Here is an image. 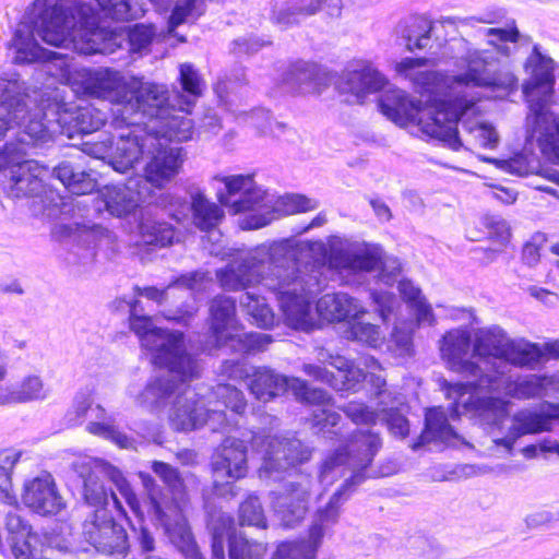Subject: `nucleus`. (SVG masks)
<instances>
[{
    "label": "nucleus",
    "instance_id": "dca6fc26",
    "mask_svg": "<svg viewBox=\"0 0 559 559\" xmlns=\"http://www.w3.org/2000/svg\"><path fill=\"white\" fill-rule=\"evenodd\" d=\"M3 192L10 198H32L31 210L44 219L66 221L73 216L74 205L70 198L56 191V186L41 177H4Z\"/></svg>",
    "mask_w": 559,
    "mask_h": 559
},
{
    "label": "nucleus",
    "instance_id": "c03bdc74",
    "mask_svg": "<svg viewBox=\"0 0 559 559\" xmlns=\"http://www.w3.org/2000/svg\"><path fill=\"white\" fill-rule=\"evenodd\" d=\"M12 47L15 49L14 61L16 63H32L36 61L58 59L61 61L60 67L62 71L68 67L64 56L47 51L41 48L28 33L24 35L21 29L15 32L12 40Z\"/></svg>",
    "mask_w": 559,
    "mask_h": 559
},
{
    "label": "nucleus",
    "instance_id": "09e8293b",
    "mask_svg": "<svg viewBox=\"0 0 559 559\" xmlns=\"http://www.w3.org/2000/svg\"><path fill=\"white\" fill-rule=\"evenodd\" d=\"M239 305L250 322L261 329H269L274 323V313L264 298L251 293L241 295Z\"/></svg>",
    "mask_w": 559,
    "mask_h": 559
},
{
    "label": "nucleus",
    "instance_id": "a18cd8bd",
    "mask_svg": "<svg viewBox=\"0 0 559 559\" xmlns=\"http://www.w3.org/2000/svg\"><path fill=\"white\" fill-rule=\"evenodd\" d=\"M457 435L449 424V417L442 407H433L427 411L425 417V431L420 436V441L413 445L416 450L424 443L440 440L449 442L452 439H457Z\"/></svg>",
    "mask_w": 559,
    "mask_h": 559
},
{
    "label": "nucleus",
    "instance_id": "cd10ccee",
    "mask_svg": "<svg viewBox=\"0 0 559 559\" xmlns=\"http://www.w3.org/2000/svg\"><path fill=\"white\" fill-rule=\"evenodd\" d=\"M386 85L388 79L366 59L352 61L340 81L341 91L355 96L358 103H362L368 95L380 92Z\"/></svg>",
    "mask_w": 559,
    "mask_h": 559
},
{
    "label": "nucleus",
    "instance_id": "c85d7f7f",
    "mask_svg": "<svg viewBox=\"0 0 559 559\" xmlns=\"http://www.w3.org/2000/svg\"><path fill=\"white\" fill-rule=\"evenodd\" d=\"M22 501L33 512L45 516L57 515L67 507L55 478L49 473H43L25 481Z\"/></svg>",
    "mask_w": 559,
    "mask_h": 559
},
{
    "label": "nucleus",
    "instance_id": "603ef678",
    "mask_svg": "<svg viewBox=\"0 0 559 559\" xmlns=\"http://www.w3.org/2000/svg\"><path fill=\"white\" fill-rule=\"evenodd\" d=\"M139 231L145 245L156 247L171 245L176 236L174 228L169 224L152 219L142 221L139 225Z\"/></svg>",
    "mask_w": 559,
    "mask_h": 559
},
{
    "label": "nucleus",
    "instance_id": "864d4df0",
    "mask_svg": "<svg viewBox=\"0 0 559 559\" xmlns=\"http://www.w3.org/2000/svg\"><path fill=\"white\" fill-rule=\"evenodd\" d=\"M191 206L194 224L202 230L213 229L224 215L219 206L210 202L201 193L192 197Z\"/></svg>",
    "mask_w": 559,
    "mask_h": 559
},
{
    "label": "nucleus",
    "instance_id": "2f4dec72",
    "mask_svg": "<svg viewBox=\"0 0 559 559\" xmlns=\"http://www.w3.org/2000/svg\"><path fill=\"white\" fill-rule=\"evenodd\" d=\"M323 0H272L270 21L281 29L300 25L322 9Z\"/></svg>",
    "mask_w": 559,
    "mask_h": 559
},
{
    "label": "nucleus",
    "instance_id": "f03ea898",
    "mask_svg": "<svg viewBox=\"0 0 559 559\" xmlns=\"http://www.w3.org/2000/svg\"><path fill=\"white\" fill-rule=\"evenodd\" d=\"M295 257L287 241L262 243L235 255L215 275L225 290L262 284L274 294L286 324L307 331L314 323L312 302L324 288L325 280L314 265L299 267Z\"/></svg>",
    "mask_w": 559,
    "mask_h": 559
},
{
    "label": "nucleus",
    "instance_id": "680f3d73",
    "mask_svg": "<svg viewBox=\"0 0 559 559\" xmlns=\"http://www.w3.org/2000/svg\"><path fill=\"white\" fill-rule=\"evenodd\" d=\"M202 0H176L171 14L169 16V33L188 22L190 17H198L203 13Z\"/></svg>",
    "mask_w": 559,
    "mask_h": 559
},
{
    "label": "nucleus",
    "instance_id": "393cba45",
    "mask_svg": "<svg viewBox=\"0 0 559 559\" xmlns=\"http://www.w3.org/2000/svg\"><path fill=\"white\" fill-rule=\"evenodd\" d=\"M221 525L213 526L212 555L213 559H225V542L228 543L229 559H263L266 554L264 543L249 540L235 534L234 523L230 518H219ZM187 559H193L185 555ZM198 559H203L198 551Z\"/></svg>",
    "mask_w": 559,
    "mask_h": 559
},
{
    "label": "nucleus",
    "instance_id": "aec40b11",
    "mask_svg": "<svg viewBox=\"0 0 559 559\" xmlns=\"http://www.w3.org/2000/svg\"><path fill=\"white\" fill-rule=\"evenodd\" d=\"M489 372L483 376L477 383L479 393H502L504 396L515 400H528L543 397L552 381L549 377L527 374L513 378L507 372V365L493 362L488 367Z\"/></svg>",
    "mask_w": 559,
    "mask_h": 559
},
{
    "label": "nucleus",
    "instance_id": "72a5a7b5",
    "mask_svg": "<svg viewBox=\"0 0 559 559\" xmlns=\"http://www.w3.org/2000/svg\"><path fill=\"white\" fill-rule=\"evenodd\" d=\"M510 336L499 325L480 328L473 333V357H477L483 368L486 364L500 362Z\"/></svg>",
    "mask_w": 559,
    "mask_h": 559
},
{
    "label": "nucleus",
    "instance_id": "bb28decb",
    "mask_svg": "<svg viewBox=\"0 0 559 559\" xmlns=\"http://www.w3.org/2000/svg\"><path fill=\"white\" fill-rule=\"evenodd\" d=\"M166 369L167 373L152 378L141 392L135 394L132 388H129L128 393L138 406L152 413L163 411L174 401L186 382L200 377L201 365L199 364L198 373L189 379H182L177 372Z\"/></svg>",
    "mask_w": 559,
    "mask_h": 559
},
{
    "label": "nucleus",
    "instance_id": "7ed1b4c3",
    "mask_svg": "<svg viewBox=\"0 0 559 559\" xmlns=\"http://www.w3.org/2000/svg\"><path fill=\"white\" fill-rule=\"evenodd\" d=\"M94 9L76 0H59L46 8L36 25L37 35L48 45L81 55H110L126 40L132 53H147L157 35L153 24L138 23L124 32H106L96 26Z\"/></svg>",
    "mask_w": 559,
    "mask_h": 559
},
{
    "label": "nucleus",
    "instance_id": "338daca9",
    "mask_svg": "<svg viewBox=\"0 0 559 559\" xmlns=\"http://www.w3.org/2000/svg\"><path fill=\"white\" fill-rule=\"evenodd\" d=\"M340 409L356 425H373L379 417L378 412L357 401H350Z\"/></svg>",
    "mask_w": 559,
    "mask_h": 559
},
{
    "label": "nucleus",
    "instance_id": "c9c22d12",
    "mask_svg": "<svg viewBox=\"0 0 559 559\" xmlns=\"http://www.w3.org/2000/svg\"><path fill=\"white\" fill-rule=\"evenodd\" d=\"M318 313L330 322H341L358 319L366 313L358 299L345 293L326 294L316 307Z\"/></svg>",
    "mask_w": 559,
    "mask_h": 559
},
{
    "label": "nucleus",
    "instance_id": "e2e57ef3",
    "mask_svg": "<svg viewBox=\"0 0 559 559\" xmlns=\"http://www.w3.org/2000/svg\"><path fill=\"white\" fill-rule=\"evenodd\" d=\"M292 392L298 400L309 404L325 406L331 402V396L326 391L321 389H311L308 386L306 381L299 378L293 377Z\"/></svg>",
    "mask_w": 559,
    "mask_h": 559
},
{
    "label": "nucleus",
    "instance_id": "2eb2a0df",
    "mask_svg": "<svg viewBox=\"0 0 559 559\" xmlns=\"http://www.w3.org/2000/svg\"><path fill=\"white\" fill-rule=\"evenodd\" d=\"M527 66L532 67V73L523 84V94L528 103L526 133L537 139L557 119L547 110L555 85L554 60L544 56L535 45Z\"/></svg>",
    "mask_w": 559,
    "mask_h": 559
},
{
    "label": "nucleus",
    "instance_id": "ddd939ff",
    "mask_svg": "<svg viewBox=\"0 0 559 559\" xmlns=\"http://www.w3.org/2000/svg\"><path fill=\"white\" fill-rule=\"evenodd\" d=\"M72 469L82 479L83 498L85 502L96 509H105L109 498L115 509L126 515L120 499L114 491L106 489L103 478L110 480L128 507L136 514H140V502L130 483L123 473L116 466L93 457H80L72 463Z\"/></svg>",
    "mask_w": 559,
    "mask_h": 559
},
{
    "label": "nucleus",
    "instance_id": "9d476101",
    "mask_svg": "<svg viewBox=\"0 0 559 559\" xmlns=\"http://www.w3.org/2000/svg\"><path fill=\"white\" fill-rule=\"evenodd\" d=\"M225 192L218 190L217 198L222 205L229 209L233 214L252 211L242 222L245 229H259L274 219V213L290 215L318 207L316 200L301 194H285L276 201L273 211H270L271 200L259 188L253 177H221Z\"/></svg>",
    "mask_w": 559,
    "mask_h": 559
},
{
    "label": "nucleus",
    "instance_id": "49530a36",
    "mask_svg": "<svg viewBox=\"0 0 559 559\" xmlns=\"http://www.w3.org/2000/svg\"><path fill=\"white\" fill-rule=\"evenodd\" d=\"M179 73L182 94L176 95L174 102L179 105V111L188 117L204 84L198 71L189 63L181 64Z\"/></svg>",
    "mask_w": 559,
    "mask_h": 559
},
{
    "label": "nucleus",
    "instance_id": "052dcab7",
    "mask_svg": "<svg viewBox=\"0 0 559 559\" xmlns=\"http://www.w3.org/2000/svg\"><path fill=\"white\" fill-rule=\"evenodd\" d=\"M86 430L97 437L104 438L117 444L121 449L134 448V440L120 431L116 426L106 421H91Z\"/></svg>",
    "mask_w": 559,
    "mask_h": 559
},
{
    "label": "nucleus",
    "instance_id": "423d86ee",
    "mask_svg": "<svg viewBox=\"0 0 559 559\" xmlns=\"http://www.w3.org/2000/svg\"><path fill=\"white\" fill-rule=\"evenodd\" d=\"M119 111L121 121L127 124L120 132H128L139 123L145 133L143 141L152 144L158 134L179 141L192 138V120L179 111V106L169 102L165 85L132 78L124 109Z\"/></svg>",
    "mask_w": 559,
    "mask_h": 559
},
{
    "label": "nucleus",
    "instance_id": "bf43d9fd",
    "mask_svg": "<svg viewBox=\"0 0 559 559\" xmlns=\"http://www.w3.org/2000/svg\"><path fill=\"white\" fill-rule=\"evenodd\" d=\"M21 457V452L12 449L0 451V499L12 504L14 497L10 493L11 472Z\"/></svg>",
    "mask_w": 559,
    "mask_h": 559
},
{
    "label": "nucleus",
    "instance_id": "a19ab883",
    "mask_svg": "<svg viewBox=\"0 0 559 559\" xmlns=\"http://www.w3.org/2000/svg\"><path fill=\"white\" fill-rule=\"evenodd\" d=\"M10 170L12 175H40L43 169L38 162L28 158L26 140L9 142L0 151V171Z\"/></svg>",
    "mask_w": 559,
    "mask_h": 559
},
{
    "label": "nucleus",
    "instance_id": "ea45409f",
    "mask_svg": "<svg viewBox=\"0 0 559 559\" xmlns=\"http://www.w3.org/2000/svg\"><path fill=\"white\" fill-rule=\"evenodd\" d=\"M5 530L15 559H36L32 546V540H36V536L32 533L31 525L15 511L7 513Z\"/></svg>",
    "mask_w": 559,
    "mask_h": 559
},
{
    "label": "nucleus",
    "instance_id": "7c9ffc66",
    "mask_svg": "<svg viewBox=\"0 0 559 559\" xmlns=\"http://www.w3.org/2000/svg\"><path fill=\"white\" fill-rule=\"evenodd\" d=\"M52 236L60 241L72 243L71 254L74 262L80 264L91 263L95 258V226L87 227L79 223L55 224L51 229Z\"/></svg>",
    "mask_w": 559,
    "mask_h": 559
},
{
    "label": "nucleus",
    "instance_id": "e433bc0d",
    "mask_svg": "<svg viewBox=\"0 0 559 559\" xmlns=\"http://www.w3.org/2000/svg\"><path fill=\"white\" fill-rule=\"evenodd\" d=\"M57 115L60 135H66L69 139L97 131L105 122L103 115L90 107L62 110Z\"/></svg>",
    "mask_w": 559,
    "mask_h": 559
},
{
    "label": "nucleus",
    "instance_id": "58836bf2",
    "mask_svg": "<svg viewBox=\"0 0 559 559\" xmlns=\"http://www.w3.org/2000/svg\"><path fill=\"white\" fill-rule=\"evenodd\" d=\"M302 371L317 381L329 384L336 391H356V386L367 380L364 368L352 365L337 378L324 367L314 364H305Z\"/></svg>",
    "mask_w": 559,
    "mask_h": 559
},
{
    "label": "nucleus",
    "instance_id": "69168bd1",
    "mask_svg": "<svg viewBox=\"0 0 559 559\" xmlns=\"http://www.w3.org/2000/svg\"><path fill=\"white\" fill-rule=\"evenodd\" d=\"M341 420L342 417L338 413L323 407L318 408L312 414L313 426L324 435L342 436V427H338Z\"/></svg>",
    "mask_w": 559,
    "mask_h": 559
},
{
    "label": "nucleus",
    "instance_id": "79ce46f5",
    "mask_svg": "<svg viewBox=\"0 0 559 559\" xmlns=\"http://www.w3.org/2000/svg\"><path fill=\"white\" fill-rule=\"evenodd\" d=\"M49 390L43 379L37 374L24 377L21 382L2 389L0 392V405L27 403L47 399Z\"/></svg>",
    "mask_w": 559,
    "mask_h": 559
},
{
    "label": "nucleus",
    "instance_id": "6ab92c4d",
    "mask_svg": "<svg viewBox=\"0 0 559 559\" xmlns=\"http://www.w3.org/2000/svg\"><path fill=\"white\" fill-rule=\"evenodd\" d=\"M171 177H129L122 187L105 186L98 191L105 210L115 217L132 214L141 203L148 202Z\"/></svg>",
    "mask_w": 559,
    "mask_h": 559
},
{
    "label": "nucleus",
    "instance_id": "3c124183",
    "mask_svg": "<svg viewBox=\"0 0 559 559\" xmlns=\"http://www.w3.org/2000/svg\"><path fill=\"white\" fill-rule=\"evenodd\" d=\"M273 342V337L266 333L250 332L243 334H229L224 342L235 352L243 354H257L264 352Z\"/></svg>",
    "mask_w": 559,
    "mask_h": 559
},
{
    "label": "nucleus",
    "instance_id": "20e7f679",
    "mask_svg": "<svg viewBox=\"0 0 559 559\" xmlns=\"http://www.w3.org/2000/svg\"><path fill=\"white\" fill-rule=\"evenodd\" d=\"M381 448L380 436L371 430H356L344 447L329 454L321 465L320 479L333 484L346 472L350 476L331 496L329 502L313 514L308 538L278 545L272 559H316L326 531L338 521L341 507L349 497L352 487L362 480L361 471L369 466Z\"/></svg>",
    "mask_w": 559,
    "mask_h": 559
},
{
    "label": "nucleus",
    "instance_id": "0eeeda50",
    "mask_svg": "<svg viewBox=\"0 0 559 559\" xmlns=\"http://www.w3.org/2000/svg\"><path fill=\"white\" fill-rule=\"evenodd\" d=\"M153 144L143 141L145 133L142 127L136 123L128 132H119L115 142L111 139L102 140L95 143H85L84 150L87 154L98 159H108L112 170L126 173L134 167L140 157L146 156L145 175H176L182 169L186 160V153L182 147L166 145L163 141L180 142L162 134L156 135Z\"/></svg>",
    "mask_w": 559,
    "mask_h": 559
},
{
    "label": "nucleus",
    "instance_id": "8fccbe9b",
    "mask_svg": "<svg viewBox=\"0 0 559 559\" xmlns=\"http://www.w3.org/2000/svg\"><path fill=\"white\" fill-rule=\"evenodd\" d=\"M399 290L405 301L414 310L418 324L432 325L435 323L432 308L426 302L418 287L409 281H401L399 283Z\"/></svg>",
    "mask_w": 559,
    "mask_h": 559
},
{
    "label": "nucleus",
    "instance_id": "a211bd4d",
    "mask_svg": "<svg viewBox=\"0 0 559 559\" xmlns=\"http://www.w3.org/2000/svg\"><path fill=\"white\" fill-rule=\"evenodd\" d=\"M248 472L247 444L243 440L228 437L211 457V473L215 495L233 498L237 495L235 481Z\"/></svg>",
    "mask_w": 559,
    "mask_h": 559
},
{
    "label": "nucleus",
    "instance_id": "412c9836",
    "mask_svg": "<svg viewBox=\"0 0 559 559\" xmlns=\"http://www.w3.org/2000/svg\"><path fill=\"white\" fill-rule=\"evenodd\" d=\"M252 441L263 452L261 478H271L274 473L285 472L311 456V450L295 437H254Z\"/></svg>",
    "mask_w": 559,
    "mask_h": 559
},
{
    "label": "nucleus",
    "instance_id": "473e14b6",
    "mask_svg": "<svg viewBox=\"0 0 559 559\" xmlns=\"http://www.w3.org/2000/svg\"><path fill=\"white\" fill-rule=\"evenodd\" d=\"M330 82L329 73L316 63L298 61L289 67L284 76L287 88L297 94L320 93Z\"/></svg>",
    "mask_w": 559,
    "mask_h": 559
},
{
    "label": "nucleus",
    "instance_id": "0e129e2a",
    "mask_svg": "<svg viewBox=\"0 0 559 559\" xmlns=\"http://www.w3.org/2000/svg\"><path fill=\"white\" fill-rule=\"evenodd\" d=\"M239 519L242 525L265 527V516L258 497L250 495L240 504Z\"/></svg>",
    "mask_w": 559,
    "mask_h": 559
},
{
    "label": "nucleus",
    "instance_id": "c756f323",
    "mask_svg": "<svg viewBox=\"0 0 559 559\" xmlns=\"http://www.w3.org/2000/svg\"><path fill=\"white\" fill-rule=\"evenodd\" d=\"M130 85L131 79L126 80L119 72L108 69L88 71L82 80L85 95L120 105L121 109L130 95Z\"/></svg>",
    "mask_w": 559,
    "mask_h": 559
},
{
    "label": "nucleus",
    "instance_id": "f3484780",
    "mask_svg": "<svg viewBox=\"0 0 559 559\" xmlns=\"http://www.w3.org/2000/svg\"><path fill=\"white\" fill-rule=\"evenodd\" d=\"M514 78L516 76L514 75ZM515 80L518 81V79ZM471 87L472 86H466L454 93L452 98H449L444 108V110L454 111L456 114V117L454 118L453 123H451V127L456 136L460 139L461 144L459 147L453 148L454 151H457L460 147H462L464 143L468 145L493 148L499 142V135L491 124L479 122L477 120H463V117L474 107V105L479 99V97L467 95L466 90ZM481 87L485 88L484 86ZM516 87L518 84L514 88L508 92H504L503 90H495V92H500L503 95H508L512 91L516 90ZM486 88L493 92L491 88Z\"/></svg>",
    "mask_w": 559,
    "mask_h": 559
},
{
    "label": "nucleus",
    "instance_id": "9b49d317",
    "mask_svg": "<svg viewBox=\"0 0 559 559\" xmlns=\"http://www.w3.org/2000/svg\"><path fill=\"white\" fill-rule=\"evenodd\" d=\"M139 301L130 308V328L139 336L142 347L151 354L153 365L168 368L189 379L199 371V360L186 352L181 332L153 325L152 319L139 313Z\"/></svg>",
    "mask_w": 559,
    "mask_h": 559
},
{
    "label": "nucleus",
    "instance_id": "1a4fd4ad",
    "mask_svg": "<svg viewBox=\"0 0 559 559\" xmlns=\"http://www.w3.org/2000/svg\"><path fill=\"white\" fill-rule=\"evenodd\" d=\"M171 404L168 419L178 431H191L203 426H209L212 431L223 430L230 424L224 408L240 415L247 407L243 393L225 383L217 384L203 396L189 386L181 388Z\"/></svg>",
    "mask_w": 559,
    "mask_h": 559
},
{
    "label": "nucleus",
    "instance_id": "13d9d810",
    "mask_svg": "<svg viewBox=\"0 0 559 559\" xmlns=\"http://www.w3.org/2000/svg\"><path fill=\"white\" fill-rule=\"evenodd\" d=\"M245 122L258 130L262 135L280 138L287 126L283 122L273 121L270 112L263 108H257L245 115Z\"/></svg>",
    "mask_w": 559,
    "mask_h": 559
},
{
    "label": "nucleus",
    "instance_id": "f704fd0d",
    "mask_svg": "<svg viewBox=\"0 0 559 559\" xmlns=\"http://www.w3.org/2000/svg\"><path fill=\"white\" fill-rule=\"evenodd\" d=\"M293 378L276 372L269 367H251L247 380L250 393L261 402H270L292 390Z\"/></svg>",
    "mask_w": 559,
    "mask_h": 559
},
{
    "label": "nucleus",
    "instance_id": "de8ad7c7",
    "mask_svg": "<svg viewBox=\"0 0 559 559\" xmlns=\"http://www.w3.org/2000/svg\"><path fill=\"white\" fill-rule=\"evenodd\" d=\"M205 277L206 275L203 272H191L181 275L164 289H159L154 286H136L134 289L138 296L145 297L146 299L156 302L158 306H162L167 301L169 297V292L175 287H182L190 290H199L202 287Z\"/></svg>",
    "mask_w": 559,
    "mask_h": 559
},
{
    "label": "nucleus",
    "instance_id": "4c0bfd02",
    "mask_svg": "<svg viewBox=\"0 0 559 559\" xmlns=\"http://www.w3.org/2000/svg\"><path fill=\"white\" fill-rule=\"evenodd\" d=\"M544 359V350L539 344L532 343L523 337L509 338L501 362L507 365V372L510 373L509 365L535 369Z\"/></svg>",
    "mask_w": 559,
    "mask_h": 559
},
{
    "label": "nucleus",
    "instance_id": "5701e85b",
    "mask_svg": "<svg viewBox=\"0 0 559 559\" xmlns=\"http://www.w3.org/2000/svg\"><path fill=\"white\" fill-rule=\"evenodd\" d=\"M312 486L310 475H299L285 483L282 490L273 492L272 507L284 526L294 527L305 519Z\"/></svg>",
    "mask_w": 559,
    "mask_h": 559
},
{
    "label": "nucleus",
    "instance_id": "39448f33",
    "mask_svg": "<svg viewBox=\"0 0 559 559\" xmlns=\"http://www.w3.org/2000/svg\"><path fill=\"white\" fill-rule=\"evenodd\" d=\"M440 354L448 367L465 378L467 382H444L448 399L453 400L450 417L467 416L485 428H499L509 416L510 402L499 396L481 395L477 383L489 372L488 364L483 368L473 360V335L466 329L447 332L440 343Z\"/></svg>",
    "mask_w": 559,
    "mask_h": 559
},
{
    "label": "nucleus",
    "instance_id": "4468645a",
    "mask_svg": "<svg viewBox=\"0 0 559 559\" xmlns=\"http://www.w3.org/2000/svg\"><path fill=\"white\" fill-rule=\"evenodd\" d=\"M14 127H23L24 134L34 142L45 143L60 134L58 117L44 122L39 111L31 112L24 83L19 78L0 76V140Z\"/></svg>",
    "mask_w": 559,
    "mask_h": 559
},
{
    "label": "nucleus",
    "instance_id": "a878e982",
    "mask_svg": "<svg viewBox=\"0 0 559 559\" xmlns=\"http://www.w3.org/2000/svg\"><path fill=\"white\" fill-rule=\"evenodd\" d=\"M469 22L476 21L479 23H492L490 19H476L469 17L465 20H459L456 17H442L436 23L430 21L428 17L423 15H412L401 20L395 28L394 34L405 41L406 49L414 51L415 49L423 50L425 48H431L429 45L431 36L436 35V40L439 39L437 33L439 27L445 28L447 26H456V22Z\"/></svg>",
    "mask_w": 559,
    "mask_h": 559
},
{
    "label": "nucleus",
    "instance_id": "6e6552de",
    "mask_svg": "<svg viewBox=\"0 0 559 559\" xmlns=\"http://www.w3.org/2000/svg\"><path fill=\"white\" fill-rule=\"evenodd\" d=\"M152 468L166 488L160 489L150 475L140 474L150 500L148 513L163 527L171 544L183 555L198 559V546L183 513L188 499L178 471L158 461L153 462Z\"/></svg>",
    "mask_w": 559,
    "mask_h": 559
},
{
    "label": "nucleus",
    "instance_id": "6e6d98bb",
    "mask_svg": "<svg viewBox=\"0 0 559 559\" xmlns=\"http://www.w3.org/2000/svg\"><path fill=\"white\" fill-rule=\"evenodd\" d=\"M497 166V169L513 175H543L538 169V162L533 155L516 154L509 159H487Z\"/></svg>",
    "mask_w": 559,
    "mask_h": 559
},
{
    "label": "nucleus",
    "instance_id": "37998d69",
    "mask_svg": "<svg viewBox=\"0 0 559 559\" xmlns=\"http://www.w3.org/2000/svg\"><path fill=\"white\" fill-rule=\"evenodd\" d=\"M211 331L216 340V346H224L225 338L229 334L226 331L235 326L236 302L233 298L218 295L212 299L210 305Z\"/></svg>",
    "mask_w": 559,
    "mask_h": 559
},
{
    "label": "nucleus",
    "instance_id": "5fc2aeb1",
    "mask_svg": "<svg viewBox=\"0 0 559 559\" xmlns=\"http://www.w3.org/2000/svg\"><path fill=\"white\" fill-rule=\"evenodd\" d=\"M404 405V397L401 394H395L392 397V402L388 405L381 406V413L384 415V419L389 430L399 437H406L409 432L408 420L402 413L399 406Z\"/></svg>",
    "mask_w": 559,
    "mask_h": 559
},
{
    "label": "nucleus",
    "instance_id": "4be33fe9",
    "mask_svg": "<svg viewBox=\"0 0 559 559\" xmlns=\"http://www.w3.org/2000/svg\"><path fill=\"white\" fill-rule=\"evenodd\" d=\"M84 539L97 551L124 556L129 549L124 528L117 524L106 509H96L82 524Z\"/></svg>",
    "mask_w": 559,
    "mask_h": 559
},
{
    "label": "nucleus",
    "instance_id": "774afa93",
    "mask_svg": "<svg viewBox=\"0 0 559 559\" xmlns=\"http://www.w3.org/2000/svg\"><path fill=\"white\" fill-rule=\"evenodd\" d=\"M481 224L488 230L490 238L506 245L510 237L511 230L508 222L499 215L485 214L481 217Z\"/></svg>",
    "mask_w": 559,
    "mask_h": 559
},
{
    "label": "nucleus",
    "instance_id": "f257e3e1",
    "mask_svg": "<svg viewBox=\"0 0 559 559\" xmlns=\"http://www.w3.org/2000/svg\"><path fill=\"white\" fill-rule=\"evenodd\" d=\"M445 51L433 58H404L395 66L399 75L409 80L417 93L430 105L421 108L400 88L388 90L379 99L381 112L401 127L414 126L428 139L437 140L449 148L460 146L452 130L456 114L444 110L449 98L466 86H484L508 92L515 87L514 74L495 70L497 58L489 50L472 48L463 37L444 40Z\"/></svg>",
    "mask_w": 559,
    "mask_h": 559
},
{
    "label": "nucleus",
    "instance_id": "b1692460",
    "mask_svg": "<svg viewBox=\"0 0 559 559\" xmlns=\"http://www.w3.org/2000/svg\"><path fill=\"white\" fill-rule=\"evenodd\" d=\"M555 420H559V404L544 403L537 409H521L512 416V424L506 437L493 439L492 442L511 453L520 437L550 431Z\"/></svg>",
    "mask_w": 559,
    "mask_h": 559
},
{
    "label": "nucleus",
    "instance_id": "f8f14e48",
    "mask_svg": "<svg viewBox=\"0 0 559 559\" xmlns=\"http://www.w3.org/2000/svg\"><path fill=\"white\" fill-rule=\"evenodd\" d=\"M330 265L345 285H360L365 274L378 272V277L391 285L401 272L397 259L388 257L383 249L373 243H350L332 248Z\"/></svg>",
    "mask_w": 559,
    "mask_h": 559
},
{
    "label": "nucleus",
    "instance_id": "4d7b16f0",
    "mask_svg": "<svg viewBox=\"0 0 559 559\" xmlns=\"http://www.w3.org/2000/svg\"><path fill=\"white\" fill-rule=\"evenodd\" d=\"M348 338L364 343L371 347H379L383 341L384 335L380 326L354 319L347 330Z\"/></svg>",
    "mask_w": 559,
    "mask_h": 559
}]
</instances>
